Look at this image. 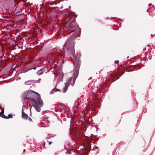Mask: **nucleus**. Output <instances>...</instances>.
Returning a JSON list of instances; mask_svg holds the SVG:
<instances>
[{
    "label": "nucleus",
    "mask_w": 155,
    "mask_h": 155,
    "mask_svg": "<svg viewBox=\"0 0 155 155\" xmlns=\"http://www.w3.org/2000/svg\"><path fill=\"white\" fill-rule=\"evenodd\" d=\"M64 45L67 47V49L69 52L70 57H74V53L73 40L71 38H69L65 42Z\"/></svg>",
    "instance_id": "nucleus-2"
},
{
    "label": "nucleus",
    "mask_w": 155,
    "mask_h": 155,
    "mask_svg": "<svg viewBox=\"0 0 155 155\" xmlns=\"http://www.w3.org/2000/svg\"><path fill=\"white\" fill-rule=\"evenodd\" d=\"M68 87V85L65 84L64 87L63 92L64 93L66 91Z\"/></svg>",
    "instance_id": "nucleus-7"
},
{
    "label": "nucleus",
    "mask_w": 155,
    "mask_h": 155,
    "mask_svg": "<svg viewBox=\"0 0 155 155\" xmlns=\"http://www.w3.org/2000/svg\"><path fill=\"white\" fill-rule=\"evenodd\" d=\"M154 35H155V34H154Z\"/></svg>",
    "instance_id": "nucleus-24"
},
{
    "label": "nucleus",
    "mask_w": 155,
    "mask_h": 155,
    "mask_svg": "<svg viewBox=\"0 0 155 155\" xmlns=\"http://www.w3.org/2000/svg\"><path fill=\"white\" fill-rule=\"evenodd\" d=\"M33 69L34 70H35L36 69V67H33Z\"/></svg>",
    "instance_id": "nucleus-17"
},
{
    "label": "nucleus",
    "mask_w": 155,
    "mask_h": 155,
    "mask_svg": "<svg viewBox=\"0 0 155 155\" xmlns=\"http://www.w3.org/2000/svg\"><path fill=\"white\" fill-rule=\"evenodd\" d=\"M52 142L51 141H50V142H49V144H51V143H52Z\"/></svg>",
    "instance_id": "nucleus-19"
},
{
    "label": "nucleus",
    "mask_w": 155,
    "mask_h": 155,
    "mask_svg": "<svg viewBox=\"0 0 155 155\" xmlns=\"http://www.w3.org/2000/svg\"><path fill=\"white\" fill-rule=\"evenodd\" d=\"M25 150H24L23 152H25Z\"/></svg>",
    "instance_id": "nucleus-21"
},
{
    "label": "nucleus",
    "mask_w": 155,
    "mask_h": 155,
    "mask_svg": "<svg viewBox=\"0 0 155 155\" xmlns=\"http://www.w3.org/2000/svg\"><path fill=\"white\" fill-rule=\"evenodd\" d=\"M54 91V88H53L52 89V90L50 91V94H53Z\"/></svg>",
    "instance_id": "nucleus-12"
},
{
    "label": "nucleus",
    "mask_w": 155,
    "mask_h": 155,
    "mask_svg": "<svg viewBox=\"0 0 155 155\" xmlns=\"http://www.w3.org/2000/svg\"><path fill=\"white\" fill-rule=\"evenodd\" d=\"M95 150V149H94V150L93 149V150Z\"/></svg>",
    "instance_id": "nucleus-22"
},
{
    "label": "nucleus",
    "mask_w": 155,
    "mask_h": 155,
    "mask_svg": "<svg viewBox=\"0 0 155 155\" xmlns=\"http://www.w3.org/2000/svg\"><path fill=\"white\" fill-rule=\"evenodd\" d=\"M28 120L30 122H32V119L29 117L28 118Z\"/></svg>",
    "instance_id": "nucleus-14"
},
{
    "label": "nucleus",
    "mask_w": 155,
    "mask_h": 155,
    "mask_svg": "<svg viewBox=\"0 0 155 155\" xmlns=\"http://www.w3.org/2000/svg\"><path fill=\"white\" fill-rule=\"evenodd\" d=\"M54 91H57L58 90V89H56V88L54 89Z\"/></svg>",
    "instance_id": "nucleus-16"
},
{
    "label": "nucleus",
    "mask_w": 155,
    "mask_h": 155,
    "mask_svg": "<svg viewBox=\"0 0 155 155\" xmlns=\"http://www.w3.org/2000/svg\"><path fill=\"white\" fill-rule=\"evenodd\" d=\"M3 10L2 8V6H0V13H3Z\"/></svg>",
    "instance_id": "nucleus-10"
},
{
    "label": "nucleus",
    "mask_w": 155,
    "mask_h": 155,
    "mask_svg": "<svg viewBox=\"0 0 155 155\" xmlns=\"http://www.w3.org/2000/svg\"><path fill=\"white\" fill-rule=\"evenodd\" d=\"M4 109H3L2 110V111H1V112H0V114H1V113H4Z\"/></svg>",
    "instance_id": "nucleus-15"
},
{
    "label": "nucleus",
    "mask_w": 155,
    "mask_h": 155,
    "mask_svg": "<svg viewBox=\"0 0 155 155\" xmlns=\"http://www.w3.org/2000/svg\"><path fill=\"white\" fill-rule=\"evenodd\" d=\"M32 83V81L31 80H28V81H26L25 82V84L26 85H30Z\"/></svg>",
    "instance_id": "nucleus-9"
},
{
    "label": "nucleus",
    "mask_w": 155,
    "mask_h": 155,
    "mask_svg": "<svg viewBox=\"0 0 155 155\" xmlns=\"http://www.w3.org/2000/svg\"><path fill=\"white\" fill-rule=\"evenodd\" d=\"M30 91L36 95V100L35 99L31 100V101L30 102V104L29 105L33 107L35 110L38 112H40L41 110V108L42 107L44 104L43 101L40 97V94L38 93L31 90Z\"/></svg>",
    "instance_id": "nucleus-1"
},
{
    "label": "nucleus",
    "mask_w": 155,
    "mask_h": 155,
    "mask_svg": "<svg viewBox=\"0 0 155 155\" xmlns=\"http://www.w3.org/2000/svg\"><path fill=\"white\" fill-rule=\"evenodd\" d=\"M21 117L23 119L27 120L28 119V114L24 112L22 110Z\"/></svg>",
    "instance_id": "nucleus-4"
},
{
    "label": "nucleus",
    "mask_w": 155,
    "mask_h": 155,
    "mask_svg": "<svg viewBox=\"0 0 155 155\" xmlns=\"http://www.w3.org/2000/svg\"><path fill=\"white\" fill-rule=\"evenodd\" d=\"M98 147H96L95 149H98Z\"/></svg>",
    "instance_id": "nucleus-20"
},
{
    "label": "nucleus",
    "mask_w": 155,
    "mask_h": 155,
    "mask_svg": "<svg viewBox=\"0 0 155 155\" xmlns=\"http://www.w3.org/2000/svg\"><path fill=\"white\" fill-rule=\"evenodd\" d=\"M2 117L5 118V119H7V117L6 116H5L4 114H3L2 116H1Z\"/></svg>",
    "instance_id": "nucleus-13"
},
{
    "label": "nucleus",
    "mask_w": 155,
    "mask_h": 155,
    "mask_svg": "<svg viewBox=\"0 0 155 155\" xmlns=\"http://www.w3.org/2000/svg\"><path fill=\"white\" fill-rule=\"evenodd\" d=\"M79 68L77 67L74 69L73 74L71 77L68 80L67 83L68 84H71L73 86L74 84L75 81L78 77L79 74Z\"/></svg>",
    "instance_id": "nucleus-3"
},
{
    "label": "nucleus",
    "mask_w": 155,
    "mask_h": 155,
    "mask_svg": "<svg viewBox=\"0 0 155 155\" xmlns=\"http://www.w3.org/2000/svg\"><path fill=\"white\" fill-rule=\"evenodd\" d=\"M25 99H27V100H29L30 101H31V100H35V99H31L29 97H25Z\"/></svg>",
    "instance_id": "nucleus-11"
},
{
    "label": "nucleus",
    "mask_w": 155,
    "mask_h": 155,
    "mask_svg": "<svg viewBox=\"0 0 155 155\" xmlns=\"http://www.w3.org/2000/svg\"><path fill=\"white\" fill-rule=\"evenodd\" d=\"M75 20V18L74 17H73L70 18L69 20V23L71 24H72V23Z\"/></svg>",
    "instance_id": "nucleus-8"
},
{
    "label": "nucleus",
    "mask_w": 155,
    "mask_h": 155,
    "mask_svg": "<svg viewBox=\"0 0 155 155\" xmlns=\"http://www.w3.org/2000/svg\"><path fill=\"white\" fill-rule=\"evenodd\" d=\"M11 116V117H10L11 118H12V115L11 114H9L8 115V116Z\"/></svg>",
    "instance_id": "nucleus-18"
},
{
    "label": "nucleus",
    "mask_w": 155,
    "mask_h": 155,
    "mask_svg": "<svg viewBox=\"0 0 155 155\" xmlns=\"http://www.w3.org/2000/svg\"><path fill=\"white\" fill-rule=\"evenodd\" d=\"M0 107H1V106H0Z\"/></svg>",
    "instance_id": "nucleus-23"
},
{
    "label": "nucleus",
    "mask_w": 155,
    "mask_h": 155,
    "mask_svg": "<svg viewBox=\"0 0 155 155\" xmlns=\"http://www.w3.org/2000/svg\"><path fill=\"white\" fill-rule=\"evenodd\" d=\"M37 74L38 75H40L43 73V71L42 69H40L37 72Z\"/></svg>",
    "instance_id": "nucleus-5"
},
{
    "label": "nucleus",
    "mask_w": 155,
    "mask_h": 155,
    "mask_svg": "<svg viewBox=\"0 0 155 155\" xmlns=\"http://www.w3.org/2000/svg\"><path fill=\"white\" fill-rule=\"evenodd\" d=\"M75 28H72L71 29V31H72V32H74H74L73 33V34H74L75 35L76 37H77L78 36V35H79V34H80V33L79 32V31H78V33L77 34V35H76L75 33Z\"/></svg>",
    "instance_id": "nucleus-6"
}]
</instances>
